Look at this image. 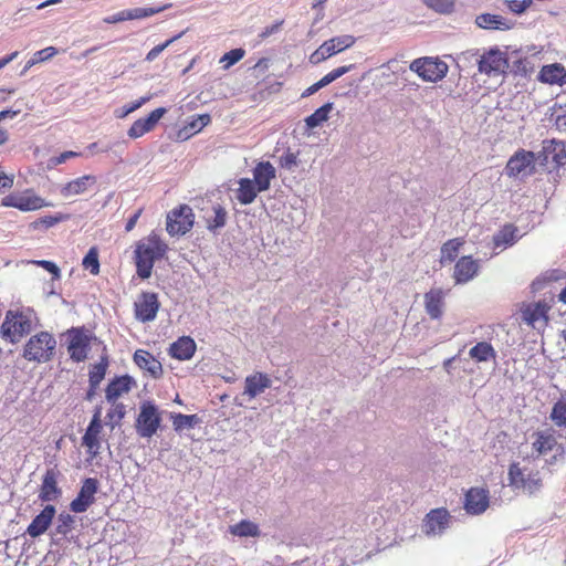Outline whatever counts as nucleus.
I'll return each mask as SVG.
<instances>
[{
  "label": "nucleus",
  "mask_w": 566,
  "mask_h": 566,
  "mask_svg": "<svg viewBox=\"0 0 566 566\" xmlns=\"http://www.w3.org/2000/svg\"><path fill=\"white\" fill-rule=\"evenodd\" d=\"M168 245L156 233H150L145 242L137 244L135 250L136 269L140 279L150 277L156 260L164 258Z\"/></svg>",
  "instance_id": "1"
},
{
  "label": "nucleus",
  "mask_w": 566,
  "mask_h": 566,
  "mask_svg": "<svg viewBox=\"0 0 566 566\" xmlns=\"http://www.w3.org/2000/svg\"><path fill=\"white\" fill-rule=\"evenodd\" d=\"M321 88H323L322 84L318 82L314 83L313 85H311L310 87H307L303 93H302V97H308L313 94H315L317 91H319Z\"/></svg>",
  "instance_id": "64"
},
{
  "label": "nucleus",
  "mask_w": 566,
  "mask_h": 566,
  "mask_svg": "<svg viewBox=\"0 0 566 566\" xmlns=\"http://www.w3.org/2000/svg\"><path fill=\"white\" fill-rule=\"evenodd\" d=\"M57 53V50L54 46H48L42 50L36 51L33 54V57L38 63L45 62L53 57Z\"/></svg>",
  "instance_id": "57"
},
{
  "label": "nucleus",
  "mask_w": 566,
  "mask_h": 566,
  "mask_svg": "<svg viewBox=\"0 0 566 566\" xmlns=\"http://www.w3.org/2000/svg\"><path fill=\"white\" fill-rule=\"evenodd\" d=\"M258 192V187L253 182V180L249 178H241L239 181V189L237 199L241 205H250L254 201Z\"/></svg>",
  "instance_id": "32"
},
{
  "label": "nucleus",
  "mask_w": 566,
  "mask_h": 566,
  "mask_svg": "<svg viewBox=\"0 0 566 566\" xmlns=\"http://www.w3.org/2000/svg\"><path fill=\"white\" fill-rule=\"evenodd\" d=\"M3 206L13 207L21 211H33L43 207L44 201L38 196L10 195L3 201Z\"/></svg>",
  "instance_id": "23"
},
{
  "label": "nucleus",
  "mask_w": 566,
  "mask_h": 566,
  "mask_svg": "<svg viewBox=\"0 0 566 566\" xmlns=\"http://www.w3.org/2000/svg\"><path fill=\"white\" fill-rule=\"evenodd\" d=\"M158 296L154 292H143L134 303L135 318L142 323L153 322L159 310Z\"/></svg>",
  "instance_id": "13"
},
{
  "label": "nucleus",
  "mask_w": 566,
  "mask_h": 566,
  "mask_svg": "<svg viewBox=\"0 0 566 566\" xmlns=\"http://www.w3.org/2000/svg\"><path fill=\"white\" fill-rule=\"evenodd\" d=\"M166 8H167V6L128 9L127 10L128 19L129 20L145 19V18L155 15V14L164 11Z\"/></svg>",
  "instance_id": "46"
},
{
  "label": "nucleus",
  "mask_w": 566,
  "mask_h": 566,
  "mask_svg": "<svg viewBox=\"0 0 566 566\" xmlns=\"http://www.w3.org/2000/svg\"><path fill=\"white\" fill-rule=\"evenodd\" d=\"M475 24L484 30L506 31L514 28L515 22L500 14L481 13L475 18Z\"/></svg>",
  "instance_id": "22"
},
{
  "label": "nucleus",
  "mask_w": 566,
  "mask_h": 566,
  "mask_svg": "<svg viewBox=\"0 0 566 566\" xmlns=\"http://www.w3.org/2000/svg\"><path fill=\"white\" fill-rule=\"evenodd\" d=\"M422 2L436 12L447 14L453 11L455 0H422Z\"/></svg>",
  "instance_id": "48"
},
{
  "label": "nucleus",
  "mask_w": 566,
  "mask_h": 566,
  "mask_svg": "<svg viewBox=\"0 0 566 566\" xmlns=\"http://www.w3.org/2000/svg\"><path fill=\"white\" fill-rule=\"evenodd\" d=\"M96 177L92 175H85L80 178H76L70 182H67L63 189L62 193L65 197L76 196L84 193L90 187L95 185Z\"/></svg>",
  "instance_id": "29"
},
{
  "label": "nucleus",
  "mask_w": 566,
  "mask_h": 566,
  "mask_svg": "<svg viewBox=\"0 0 566 566\" xmlns=\"http://www.w3.org/2000/svg\"><path fill=\"white\" fill-rule=\"evenodd\" d=\"M409 69L424 82L431 83H436L444 78L449 70L446 62L432 56H423L413 60L410 63Z\"/></svg>",
  "instance_id": "4"
},
{
  "label": "nucleus",
  "mask_w": 566,
  "mask_h": 566,
  "mask_svg": "<svg viewBox=\"0 0 566 566\" xmlns=\"http://www.w3.org/2000/svg\"><path fill=\"white\" fill-rule=\"evenodd\" d=\"M228 212L221 205L212 206V214L206 216L207 229L217 234L227 224Z\"/></svg>",
  "instance_id": "30"
},
{
  "label": "nucleus",
  "mask_w": 566,
  "mask_h": 566,
  "mask_svg": "<svg viewBox=\"0 0 566 566\" xmlns=\"http://www.w3.org/2000/svg\"><path fill=\"white\" fill-rule=\"evenodd\" d=\"M489 491L482 488H472L465 493L464 509L469 514L479 515L489 507Z\"/></svg>",
  "instance_id": "18"
},
{
  "label": "nucleus",
  "mask_w": 566,
  "mask_h": 566,
  "mask_svg": "<svg viewBox=\"0 0 566 566\" xmlns=\"http://www.w3.org/2000/svg\"><path fill=\"white\" fill-rule=\"evenodd\" d=\"M535 161L537 156L533 151L518 150L509 159L505 167L506 175L520 179L531 176L535 169Z\"/></svg>",
  "instance_id": "9"
},
{
  "label": "nucleus",
  "mask_w": 566,
  "mask_h": 566,
  "mask_svg": "<svg viewBox=\"0 0 566 566\" xmlns=\"http://www.w3.org/2000/svg\"><path fill=\"white\" fill-rule=\"evenodd\" d=\"M65 336L70 358L75 363L84 361L91 350L92 335L84 327H71Z\"/></svg>",
  "instance_id": "5"
},
{
  "label": "nucleus",
  "mask_w": 566,
  "mask_h": 566,
  "mask_svg": "<svg viewBox=\"0 0 566 566\" xmlns=\"http://www.w3.org/2000/svg\"><path fill=\"white\" fill-rule=\"evenodd\" d=\"M102 430V422H101V410L97 409L95 413L93 415L85 433L82 438L83 444L88 449V453L92 457H96L98 454L99 450V441H98V434Z\"/></svg>",
  "instance_id": "19"
},
{
  "label": "nucleus",
  "mask_w": 566,
  "mask_h": 566,
  "mask_svg": "<svg viewBox=\"0 0 566 566\" xmlns=\"http://www.w3.org/2000/svg\"><path fill=\"white\" fill-rule=\"evenodd\" d=\"M108 366V359L106 356L101 357V361L93 365L88 373V382L92 390H96L102 380L105 377L106 369Z\"/></svg>",
  "instance_id": "39"
},
{
  "label": "nucleus",
  "mask_w": 566,
  "mask_h": 566,
  "mask_svg": "<svg viewBox=\"0 0 566 566\" xmlns=\"http://www.w3.org/2000/svg\"><path fill=\"white\" fill-rule=\"evenodd\" d=\"M56 340L49 332H40L29 338L24 345L22 357L38 364L50 361L55 353Z\"/></svg>",
  "instance_id": "2"
},
{
  "label": "nucleus",
  "mask_w": 566,
  "mask_h": 566,
  "mask_svg": "<svg viewBox=\"0 0 566 566\" xmlns=\"http://www.w3.org/2000/svg\"><path fill=\"white\" fill-rule=\"evenodd\" d=\"M539 78L548 84H563L566 81V71L559 64H549L543 66Z\"/></svg>",
  "instance_id": "31"
},
{
  "label": "nucleus",
  "mask_w": 566,
  "mask_h": 566,
  "mask_svg": "<svg viewBox=\"0 0 566 566\" xmlns=\"http://www.w3.org/2000/svg\"><path fill=\"white\" fill-rule=\"evenodd\" d=\"M62 220V217L60 216H44L42 218H39L36 221L33 222V227L35 229L43 228L49 229L53 226H55L57 222Z\"/></svg>",
  "instance_id": "55"
},
{
  "label": "nucleus",
  "mask_w": 566,
  "mask_h": 566,
  "mask_svg": "<svg viewBox=\"0 0 566 566\" xmlns=\"http://www.w3.org/2000/svg\"><path fill=\"white\" fill-rule=\"evenodd\" d=\"M74 526L75 517L63 511L57 515L52 536L60 535L62 537H66L73 531Z\"/></svg>",
  "instance_id": "37"
},
{
  "label": "nucleus",
  "mask_w": 566,
  "mask_h": 566,
  "mask_svg": "<svg viewBox=\"0 0 566 566\" xmlns=\"http://www.w3.org/2000/svg\"><path fill=\"white\" fill-rule=\"evenodd\" d=\"M114 407L107 412L109 420H116L119 422L125 417V406L123 403H113Z\"/></svg>",
  "instance_id": "58"
},
{
  "label": "nucleus",
  "mask_w": 566,
  "mask_h": 566,
  "mask_svg": "<svg viewBox=\"0 0 566 566\" xmlns=\"http://www.w3.org/2000/svg\"><path fill=\"white\" fill-rule=\"evenodd\" d=\"M271 379L268 375L262 373H255L245 378L243 395H247L250 399L261 395L266 388L271 387Z\"/></svg>",
  "instance_id": "26"
},
{
  "label": "nucleus",
  "mask_w": 566,
  "mask_h": 566,
  "mask_svg": "<svg viewBox=\"0 0 566 566\" xmlns=\"http://www.w3.org/2000/svg\"><path fill=\"white\" fill-rule=\"evenodd\" d=\"M354 43L355 38L349 34L332 38L323 42L318 49L311 54L310 61L313 64H318L326 59L350 48Z\"/></svg>",
  "instance_id": "10"
},
{
  "label": "nucleus",
  "mask_w": 566,
  "mask_h": 566,
  "mask_svg": "<svg viewBox=\"0 0 566 566\" xmlns=\"http://www.w3.org/2000/svg\"><path fill=\"white\" fill-rule=\"evenodd\" d=\"M182 35V32L168 39L167 41H165L164 43L161 44H158L156 46H154L146 55V61L148 62H153L155 61L158 55L165 50L167 49L171 43H174L177 39H179L180 36Z\"/></svg>",
  "instance_id": "51"
},
{
  "label": "nucleus",
  "mask_w": 566,
  "mask_h": 566,
  "mask_svg": "<svg viewBox=\"0 0 566 566\" xmlns=\"http://www.w3.org/2000/svg\"><path fill=\"white\" fill-rule=\"evenodd\" d=\"M280 166L286 170H293L297 166V155L287 150L280 157Z\"/></svg>",
  "instance_id": "54"
},
{
  "label": "nucleus",
  "mask_w": 566,
  "mask_h": 566,
  "mask_svg": "<svg viewBox=\"0 0 566 566\" xmlns=\"http://www.w3.org/2000/svg\"><path fill=\"white\" fill-rule=\"evenodd\" d=\"M334 104L328 102L321 107H318L313 114L305 118V124L307 128L313 129L321 126L324 122H326L329 117V113L332 112Z\"/></svg>",
  "instance_id": "38"
},
{
  "label": "nucleus",
  "mask_w": 566,
  "mask_h": 566,
  "mask_svg": "<svg viewBox=\"0 0 566 566\" xmlns=\"http://www.w3.org/2000/svg\"><path fill=\"white\" fill-rule=\"evenodd\" d=\"M170 418L176 432L192 429L200 422L197 415L171 413Z\"/></svg>",
  "instance_id": "40"
},
{
  "label": "nucleus",
  "mask_w": 566,
  "mask_h": 566,
  "mask_svg": "<svg viewBox=\"0 0 566 566\" xmlns=\"http://www.w3.org/2000/svg\"><path fill=\"white\" fill-rule=\"evenodd\" d=\"M211 120L209 114H201L193 117L188 125L181 130L179 134L185 133V137H189L196 133H199L203 127H206Z\"/></svg>",
  "instance_id": "44"
},
{
  "label": "nucleus",
  "mask_w": 566,
  "mask_h": 566,
  "mask_svg": "<svg viewBox=\"0 0 566 566\" xmlns=\"http://www.w3.org/2000/svg\"><path fill=\"white\" fill-rule=\"evenodd\" d=\"M517 240V229L512 224L504 226L493 237V242L496 248H507L513 245Z\"/></svg>",
  "instance_id": "35"
},
{
  "label": "nucleus",
  "mask_w": 566,
  "mask_h": 566,
  "mask_svg": "<svg viewBox=\"0 0 566 566\" xmlns=\"http://www.w3.org/2000/svg\"><path fill=\"white\" fill-rule=\"evenodd\" d=\"M165 107L154 109L146 118H139L133 123L127 132L130 138H139L146 133L150 132L159 119L166 114Z\"/></svg>",
  "instance_id": "20"
},
{
  "label": "nucleus",
  "mask_w": 566,
  "mask_h": 566,
  "mask_svg": "<svg viewBox=\"0 0 566 566\" xmlns=\"http://www.w3.org/2000/svg\"><path fill=\"white\" fill-rule=\"evenodd\" d=\"M475 59L479 72L488 76H499L505 73L507 67V59L504 53L497 49H491L482 55L472 53Z\"/></svg>",
  "instance_id": "8"
},
{
  "label": "nucleus",
  "mask_w": 566,
  "mask_h": 566,
  "mask_svg": "<svg viewBox=\"0 0 566 566\" xmlns=\"http://www.w3.org/2000/svg\"><path fill=\"white\" fill-rule=\"evenodd\" d=\"M537 161L542 166L549 164L559 167L566 163V145L563 142L548 139L543 142L542 150L537 154Z\"/></svg>",
  "instance_id": "12"
},
{
  "label": "nucleus",
  "mask_w": 566,
  "mask_h": 566,
  "mask_svg": "<svg viewBox=\"0 0 566 566\" xmlns=\"http://www.w3.org/2000/svg\"><path fill=\"white\" fill-rule=\"evenodd\" d=\"M161 423V416L158 407L153 401H144L140 405L136 419V432L140 438H151Z\"/></svg>",
  "instance_id": "6"
},
{
  "label": "nucleus",
  "mask_w": 566,
  "mask_h": 566,
  "mask_svg": "<svg viewBox=\"0 0 566 566\" xmlns=\"http://www.w3.org/2000/svg\"><path fill=\"white\" fill-rule=\"evenodd\" d=\"M98 491V481L95 478H85L74 500L70 503L73 513H84L95 502V494Z\"/></svg>",
  "instance_id": "11"
},
{
  "label": "nucleus",
  "mask_w": 566,
  "mask_h": 566,
  "mask_svg": "<svg viewBox=\"0 0 566 566\" xmlns=\"http://www.w3.org/2000/svg\"><path fill=\"white\" fill-rule=\"evenodd\" d=\"M133 385H135V380L128 375L115 377L106 387V400L109 403H115L118 397L132 389Z\"/></svg>",
  "instance_id": "25"
},
{
  "label": "nucleus",
  "mask_w": 566,
  "mask_h": 566,
  "mask_svg": "<svg viewBox=\"0 0 566 566\" xmlns=\"http://www.w3.org/2000/svg\"><path fill=\"white\" fill-rule=\"evenodd\" d=\"M479 272V263L472 256H462L454 266L453 277L457 284H465L473 280Z\"/></svg>",
  "instance_id": "21"
},
{
  "label": "nucleus",
  "mask_w": 566,
  "mask_h": 566,
  "mask_svg": "<svg viewBox=\"0 0 566 566\" xmlns=\"http://www.w3.org/2000/svg\"><path fill=\"white\" fill-rule=\"evenodd\" d=\"M245 54V51L241 48L230 50L220 60L223 63V67L227 70L230 66L239 62Z\"/></svg>",
  "instance_id": "50"
},
{
  "label": "nucleus",
  "mask_w": 566,
  "mask_h": 566,
  "mask_svg": "<svg viewBox=\"0 0 566 566\" xmlns=\"http://www.w3.org/2000/svg\"><path fill=\"white\" fill-rule=\"evenodd\" d=\"M34 313L28 308L25 311H9L1 326L2 337L10 343L15 344L21 337L32 331Z\"/></svg>",
  "instance_id": "3"
},
{
  "label": "nucleus",
  "mask_w": 566,
  "mask_h": 566,
  "mask_svg": "<svg viewBox=\"0 0 566 566\" xmlns=\"http://www.w3.org/2000/svg\"><path fill=\"white\" fill-rule=\"evenodd\" d=\"M551 419L557 427L566 428V395L554 403Z\"/></svg>",
  "instance_id": "43"
},
{
  "label": "nucleus",
  "mask_w": 566,
  "mask_h": 566,
  "mask_svg": "<svg viewBox=\"0 0 566 566\" xmlns=\"http://www.w3.org/2000/svg\"><path fill=\"white\" fill-rule=\"evenodd\" d=\"M504 3L511 12L522 14L532 6L533 0H505Z\"/></svg>",
  "instance_id": "52"
},
{
  "label": "nucleus",
  "mask_w": 566,
  "mask_h": 566,
  "mask_svg": "<svg viewBox=\"0 0 566 566\" xmlns=\"http://www.w3.org/2000/svg\"><path fill=\"white\" fill-rule=\"evenodd\" d=\"M451 516L446 509L431 510L423 520L422 531L427 536H440L449 528Z\"/></svg>",
  "instance_id": "14"
},
{
  "label": "nucleus",
  "mask_w": 566,
  "mask_h": 566,
  "mask_svg": "<svg viewBox=\"0 0 566 566\" xmlns=\"http://www.w3.org/2000/svg\"><path fill=\"white\" fill-rule=\"evenodd\" d=\"M195 222L192 209L181 205L167 214L166 230L170 235H184L191 230Z\"/></svg>",
  "instance_id": "7"
},
{
  "label": "nucleus",
  "mask_w": 566,
  "mask_h": 566,
  "mask_svg": "<svg viewBox=\"0 0 566 566\" xmlns=\"http://www.w3.org/2000/svg\"><path fill=\"white\" fill-rule=\"evenodd\" d=\"M282 23H283V21H279V22H275V23H274V24H272V25H269V27L264 28V29L261 31V33L259 34V36H260L261 39H265V38H268V36L272 35V34L276 33V32L280 30V28H281Z\"/></svg>",
  "instance_id": "61"
},
{
  "label": "nucleus",
  "mask_w": 566,
  "mask_h": 566,
  "mask_svg": "<svg viewBox=\"0 0 566 566\" xmlns=\"http://www.w3.org/2000/svg\"><path fill=\"white\" fill-rule=\"evenodd\" d=\"M229 532L238 537H258L261 533L259 525L249 520H242L237 524L230 525Z\"/></svg>",
  "instance_id": "34"
},
{
  "label": "nucleus",
  "mask_w": 566,
  "mask_h": 566,
  "mask_svg": "<svg viewBox=\"0 0 566 566\" xmlns=\"http://www.w3.org/2000/svg\"><path fill=\"white\" fill-rule=\"evenodd\" d=\"M523 470L518 467V464L513 463L509 469V480L510 484L516 489H524L528 493H533V488L531 483L526 482Z\"/></svg>",
  "instance_id": "41"
},
{
  "label": "nucleus",
  "mask_w": 566,
  "mask_h": 566,
  "mask_svg": "<svg viewBox=\"0 0 566 566\" xmlns=\"http://www.w3.org/2000/svg\"><path fill=\"white\" fill-rule=\"evenodd\" d=\"M55 514V506L46 504L43 510L33 517L31 523L28 525L25 533L32 538L40 537L49 530Z\"/></svg>",
  "instance_id": "16"
},
{
  "label": "nucleus",
  "mask_w": 566,
  "mask_h": 566,
  "mask_svg": "<svg viewBox=\"0 0 566 566\" xmlns=\"http://www.w3.org/2000/svg\"><path fill=\"white\" fill-rule=\"evenodd\" d=\"M82 265L88 270L93 275L99 273L98 251L96 248H91L86 255L83 258Z\"/></svg>",
  "instance_id": "47"
},
{
  "label": "nucleus",
  "mask_w": 566,
  "mask_h": 566,
  "mask_svg": "<svg viewBox=\"0 0 566 566\" xmlns=\"http://www.w3.org/2000/svg\"><path fill=\"white\" fill-rule=\"evenodd\" d=\"M555 125L560 128H566V107L559 106L552 114Z\"/></svg>",
  "instance_id": "59"
},
{
  "label": "nucleus",
  "mask_w": 566,
  "mask_h": 566,
  "mask_svg": "<svg viewBox=\"0 0 566 566\" xmlns=\"http://www.w3.org/2000/svg\"><path fill=\"white\" fill-rule=\"evenodd\" d=\"M142 214V210H137L135 213H133L129 219L126 222L125 230L127 232L132 231L134 227L136 226V222L138 221L139 217Z\"/></svg>",
  "instance_id": "63"
},
{
  "label": "nucleus",
  "mask_w": 566,
  "mask_h": 566,
  "mask_svg": "<svg viewBox=\"0 0 566 566\" xmlns=\"http://www.w3.org/2000/svg\"><path fill=\"white\" fill-rule=\"evenodd\" d=\"M556 439L551 433L537 432L536 440L533 442V448L538 454H546L556 446Z\"/></svg>",
  "instance_id": "42"
},
{
  "label": "nucleus",
  "mask_w": 566,
  "mask_h": 566,
  "mask_svg": "<svg viewBox=\"0 0 566 566\" xmlns=\"http://www.w3.org/2000/svg\"><path fill=\"white\" fill-rule=\"evenodd\" d=\"M469 355L476 363H484L496 358V352L488 342H479L470 349Z\"/></svg>",
  "instance_id": "33"
},
{
  "label": "nucleus",
  "mask_w": 566,
  "mask_h": 566,
  "mask_svg": "<svg viewBox=\"0 0 566 566\" xmlns=\"http://www.w3.org/2000/svg\"><path fill=\"white\" fill-rule=\"evenodd\" d=\"M129 20L128 19V12L127 10H122L115 14H112V15H108V17H105L103 19V21L105 23H108V24H113V23H118V22H123V21H127Z\"/></svg>",
  "instance_id": "60"
},
{
  "label": "nucleus",
  "mask_w": 566,
  "mask_h": 566,
  "mask_svg": "<svg viewBox=\"0 0 566 566\" xmlns=\"http://www.w3.org/2000/svg\"><path fill=\"white\" fill-rule=\"evenodd\" d=\"M33 263L36 264L38 266L43 268L49 273H51L53 276V280L60 279L61 272H60L59 266L54 262L48 261V260H39V261H34Z\"/></svg>",
  "instance_id": "56"
},
{
  "label": "nucleus",
  "mask_w": 566,
  "mask_h": 566,
  "mask_svg": "<svg viewBox=\"0 0 566 566\" xmlns=\"http://www.w3.org/2000/svg\"><path fill=\"white\" fill-rule=\"evenodd\" d=\"M197 345L189 336H181L170 345L169 355L179 360H188L196 353Z\"/></svg>",
  "instance_id": "27"
},
{
  "label": "nucleus",
  "mask_w": 566,
  "mask_h": 566,
  "mask_svg": "<svg viewBox=\"0 0 566 566\" xmlns=\"http://www.w3.org/2000/svg\"><path fill=\"white\" fill-rule=\"evenodd\" d=\"M274 177L275 169L269 161H261L253 169V182L259 191L268 190Z\"/></svg>",
  "instance_id": "28"
},
{
  "label": "nucleus",
  "mask_w": 566,
  "mask_h": 566,
  "mask_svg": "<svg viewBox=\"0 0 566 566\" xmlns=\"http://www.w3.org/2000/svg\"><path fill=\"white\" fill-rule=\"evenodd\" d=\"M426 311L428 315L438 319L442 315V295L440 292L430 291L424 295Z\"/></svg>",
  "instance_id": "36"
},
{
  "label": "nucleus",
  "mask_w": 566,
  "mask_h": 566,
  "mask_svg": "<svg viewBox=\"0 0 566 566\" xmlns=\"http://www.w3.org/2000/svg\"><path fill=\"white\" fill-rule=\"evenodd\" d=\"M59 475L60 472L55 468H50L45 471L38 495L40 501L54 502L62 495V490L57 485Z\"/></svg>",
  "instance_id": "17"
},
{
  "label": "nucleus",
  "mask_w": 566,
  "mask_h": 566,
  "mask_svg": "<svg viewBox=\"0 0 566 566\" xmlns=\"http://www.w3.org/2000/svg\"><path fill=\"white\" fill-rule=\"evenodd\" d=\"M13 186V178L0 171V193L4 189H10Z\"/></svg>",
  "instance_id": "62"
},
{
  "label": "nucleus",
  "mask_w": 566,
  "mask_h": 566,
  "mask_svg": "<svg viewBox=\"0 0 566 566\" xmlns=\"http://www.w3.org/2000/svg\"><path fill=\"white\" fill-rule=\"evenodd\" d=\"M548 307L543 302L530 303L521 308L522 321L534 329L544 327L547 323Z\"/></svg>",
  "instance_id": "15"
},
{
  "label": "nucleus",
  "mask_w": 566,
  "mask_h": 566,
  "mask_svg": "<svg viewBox=\"0 0 566 566\" xmlns=\"http://www.w3.org/2000/svg\"><path fill=\"white\" fill-rule=\"evenodd\" d=\"M150 99V96H143L139 99L132 102L127 105H124L120 109V113L117 115V117L123 118L127 116L128 114L137 111L139 107H142L145 103H147Z\"/></svg>",
  "instance_id": "53"
},
{
  "label": "nucleus",
  "mask_w": 566,
  "mask_h": 566,
  "mask_svg": "<svg viewBox=\"0 0 566 566\" xmlns=\"http://www.w3.org/2000/svg\"><path fill=\"white\" fill-rule=\"evenodd\" d=\"M134 363L155 379L163 375L161 363L147 350L137 349L134 354Z\"/></svg>",
  "instance_id": "24"
},
{
  "label": "nucleus",
  "mask_w": 566,
  "mask_h": 566,
  "mask_svg": "<svg viewBox=\"0 0 566 566\" xmlns=\"http://www.w3.org/2000/svg\"><path fill=\"white\" fill-rule=\"evenodd\" d=\"M461 244L458 239L446 242L441 248V262H452L457 258Z\"/></svg>",
  "instance_id": "45"
},
{
  "label": "nucleus",
  "mask_w": 566,
  "mask_h": 566,
  "mask_svg": "<svg viewBox=\"0 0 566 566\" xmlns=\"http://www.w3.org/2000/svg\"><path fill=\"white\" fill-rule=\"evenodd\" d=\"M354 67L353 64L350 65H344V66H339L337 69H334L333 71H331L329 73H327L326 75H324L321 80H319V83L322 84L323 87L327 86L328 84L333 83L334 81H336L337 78H339L340 76L345 75L346 73H348L349 71H352Z\"/></svg>",
  "instance_id": "49"
}]
</instances>
